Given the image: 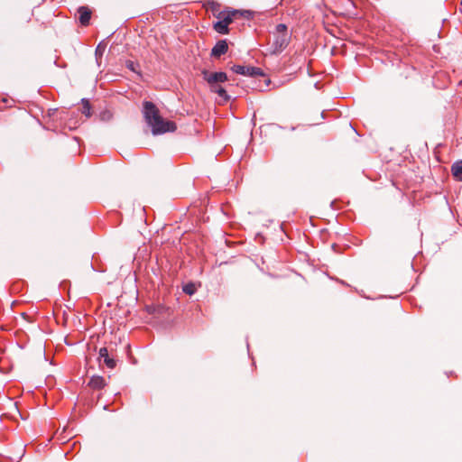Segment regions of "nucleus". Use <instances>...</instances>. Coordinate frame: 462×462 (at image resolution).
Here are the masks:
<instances>
[{
  "label": "nucleus",
  "instance_id": "obj_1",
  "mask_svg": "<svg viewBox=\"0 0 462 462\" xmlns=\"http://www.w3.org/2000/svg\"><path fill=\"white\" fill-rule=\"evenodd\" d=\"M143 112L145 121L148 125L151 126L152 132L154 135L173 132L176 130L175 123L164 120L160 116L159 110L153 103L150 101H144Z\"/></svg>",
  "mask_w": 462,
  "mask_h": 462
},
{
  "label": "nucleus",
  "instance_id": "obj_2",
  "mask_svg": "<svg viewBox=\"0 0 462 462\" xmlns=\"http://www.w3.org/2000/svg\"><path fill=\"white\" fill-rule=\"evenodd\" d=\"M203 79L207 81L212 92L217 93L223 102H227L230 97L226 89L220 85L227 80V75L225 72H208L202 71Z\"/></svg>",
  "mask_w": 462,
  "mask_h": 462
},
{
  "label": "nucleus",
  "instance_id": "obj_3",
  "mask_svg": "<svg viewBox=\"0 0 462 462\" xmlns=\"http://www.w3.org/2000/svg\"><path fill=\"white\" fill-rule=\"evenodd\" d=\"M290 41L291 33L288 32L287 26L283 23L278 24L273 32L272 52L275 54L281 53L289 45Z\"/></svg>",
  "mask_w": 462,
  "mask_h": 462
},
{
  "label": "nucleus",
  "instance_id": "obj_4",
  "mask_svg": "<svg viewBox=\"0 0 462 462\" xmlns=\"http://www.w3.org/2000/svg\"><path fill=\"white\" fill-rule=\"evenodd\" d=\"M237 11H234L230 14H227L226 16L223 17L222 20L217 22L214 24V29L221 33L226 34L228 32V25L233 22V17L237 14Z\"/></svg>",
  "mask_w": 462,
  "mask_h": 462
},
{
  "label": "nucleus",
  "instance_id": "obj_5",
  "mask_svg": "<svg viewBox=\"0 0 462 462\" xmlns=\"http://www.w3.org/2000/svg\"><path fill=\"white\" fill-rule=\"evenodd\" d=\"M233 71L239 75L253 76L259 73L260 69L254 67H246L241 65H235L232 68Z\"/></svg>",
  "mask_w": 462,
  "mask_h": 462
},
{
  "label": "nucleus",
  "instance_id": "obj_6",
  "mask_svg": "<svg viewBox=\"0 0 462 462\" xmlns=\"http://www.w3.org/2000/svg\"><path fill=\"white\" fill-rule=\"evenodd\" d=\"M79 20L81 25L87 26L89 23L92 12L88 6H80L78 9Z\"/></svg>",
  "mask_w": 462,
  "mask_h": 462
},
{
  "label": "nucleus",
  "instance_id": "obj_7",
  "mask_svg": "<svg viewBox=\"0 0 462 462\" xmlns=\"http://www.w3.org/2000/svg\"><path fill=\"white\" fill-rule=\"evenodd\" d=\"M228 50V45L225 40L218 41L211 51V55L214 57H220L225 54Z\"/></svg>",
  "mask_w": 462,
  "mask_h": 462
},
{
  "label": "nucleus",
  "instance_id": "obj_8",
  "mask_svg": "<svg viewBox=\"0 0 462 462\" xmlns=\"http://www.w3.org/2000/svg\"><path fill=\"white\" fill-rule=\"evenodd\" d=\"M99 360H103L104 364L108 367V368H114L116 366V361L111 358L108 355V350L106 347H102L100 348L99 350Z\"/></svg>",
  "mask_w": 462,
  "mask_h": 462
},
{
  "label": "nucleus",
  "instance_id": "obj_9",
  "mask_svg": "<svg viewBox=\"0 0 462 462\" xmlns=\"http://www.w3.org/2000/svg\"><path fill=\"white\" fill-rule=\"evenodd\" d=\"M106 380L99 375H94L90 378L88 385L95 390H100L106 386Z\"/></svg>",
  "mask_w": 462,
  "mask_h": 462
},
{
  "label": "nucleus",
  "instance_id": "obj_10",
  "mask_svg": "<svg viewBox=\"0 0 462 462\" xmlns=\"http://www.w3.org/2000/svg\"><path fill=\"white\" fill-rule=\"evenodd\" d=\"M451 171L457 180L462 181V161L456 162L451 167Z\"/></svg>",
  "mask_w": 462,
  "mask_h": 462
},
{
  "label": "nucleus",
  "instance_id": "obj_11",
  "mask_svg": "<svg viewBox=\"0 0 462 462\" xmlns=\"http://www.w3.org/2000/svg\"><path fill=\"white\" fill-rule=\"evenodd\" d=\"M183 291L188 295H192L196 291V287L193 283H188L183 287Z\"/></svg>",
  "mask_w": 462,
  "mask_h": 462
},
{
  "label": "nucleus",
  "instance_id": "obj_12",
  "mask_svg": "<svg viewBox=\"0 0 462 462\" xmlns=\"http://www.w3.org/2000/svg\"><path fill=\"white\" fill-rule=\"evenodd\" d=\"M90 105L88 103V101H85L83 100V111L82 113L86 115V116H90L91 113H90Z\"/></svg>",
  "mask_w": 462,
  "mask_h": 462
},
{
  "label": "nucleus",
  "instance_id": "obj_13",
  "mask_svg": "<svg viewBox=\"0 0 462 462\" xmlns=\"http://www.w3.org/2000/svg\"><path fill=\"white\" fill-rule=\"evenodd\" d=\"M97 51H98V52H101V50H98V48H97V49H96V52H97Z\"/></svg>",
  "mask_w": 462,
  "mask_h": 462
},
{
  "label": "nucleus",
  "instance_id": "obj_14",
  "mask_svg": "<svg viewBox=\"0 0 462 462\" xmlns=\"http://www.w3.org/2000/svg\"><path fill=\"white\" fill-rule=\"evenodd\" d=\"M97 51H98V52H101V50H98V48H97V49H96V52H97Z\"/></svg>",
  "mask_w": 462,
  "mask_h": 462
},
{
  "label": "nucleus",
  "instance_id": "obj_15",
  "mask_svg": "<svg viewBox=\"0 0 462 462\" xmlns=\"http://www.w3.org/2000/svg\"><path fill=\"white\" fill-rule=\"evenodd\" d=\"M460 10H461V12H462V2H461V7H460Z\"/></svg>",
  "mask_w": 462,
  "mask_h": 462
}]
</instances>
